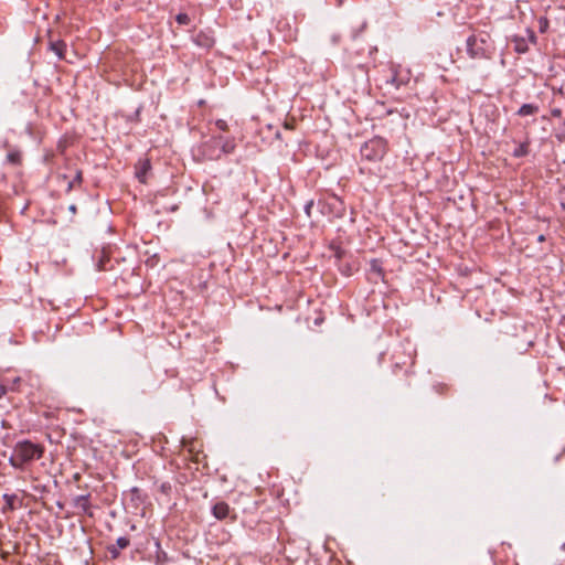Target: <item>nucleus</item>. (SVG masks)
Here are the masks:
<instances>
[{"label": "nucleus", "instance_id": "f257e3e1", "mask_svg": "<svg viewBox=\"0 0 565 565\" xmlns=\"http://www.w3.org/2000/svg\"><path fill=\"white\" fill-rule=\"evenodd\" d=\"M44 446L31 440H21L13 447L9 463L19 470H25L33 461L39 460L44 455Z\"/></svg>", "mask_w": 565, "mask_h": 565}, {"label": "nucleus", "instance_id": "f03ea898", "mask_svg": "<svg viewBox=\"0 0 565 565\" xmlns=\"http://www.w3.org/2000/svg\"><path fill=\"white\" fill-rule=\"evenodd\" d=\"M467 54L475 60H490L494 53L493 41L487 31L471 34L466 42Z\"/></svg>", "mask_w": 565, "mask_h": 565}, {"label": "nucleus", "instance_id": "7ed1b4c3", "mask_svg": "<svg viewBox=\"0 0 565 565\" xmlns=\"http://www.w3.org/2000/svg\"><path fill=\"white\" fill-rule=\"evenodd\" d=\"M236 145L233 138L214 136L202 145V152L209 160H217L222 154L232 153Z\"/></svg>", "mask_w": 565, "mask_h": 565}, {"label": "nucleus", "instance_id": "20e7f679", "mask_svg": "<svg viewBox=\"0 0 565 565\" xmlns=\"http://www.w3.org/2000/svg\"><path fill=\"white\" fill-rule=\"evenodd\" d=\"M387 149L385 139L374 137L362 145L361 157L369 162H379L385 157Z\"/></svg>", "mask_w": 565, "mask_h": 565}, {"label": "nucleus", "instance_id": "39448f33", "mask_svg": "<svg viewBox=\"0 0 565 565\" xmlns=\"http://www.w3.org/2000/svg\"><path fill=\"white\" fill-rule=\"evenodd\" d=\"M60 177L67 182V193L75 188H79L83 183V171L76 166H71V162L66 163V172L62 173Z\"/></svg>", "mask_w": 565, "mask_h": 565}, {"label": "nucleus", "instance_id": "423d86ee", "mask_svg": "<svg viewBox=\"0 0 565 565\" xmlns=\"http://www.w3.org/2000/svg\"><path fill=\"white\" fill-rule=\"evenodd\" d=\"M89 498L90 494H83L74 498L73 505L77 510V514H85L89 518L94 516Z\"/></svg>", "mask_w": 565, "mask_h": 565}, {"label": "nucleus", "instance_id": "0eeeda50", "mask_svg": "<svg viewBox=\"0 0 565 565\" xmlns=\"http://www.w3.org/2000/svg\"><path fill=\"white\" fill-rule=\"evenodd\" d=\"M130 540L126 536H120L117 539L116 544L109 545L107 551L113 559H116L120 555V550H125L129 546Z\"/></svg>", "mask_w": 565, "mask_h": 565}, {"label": "nucleus", "instance_id": "6e6552de", "mask_svg": "<svg viewBox=\"0 0 565 565\" xmlns=\"http://www.w3.org/2000/svg\"><path fill=\"white\" fill-rule=\"evenodd\" d=\"M151 170V163L148 158L140 159L136 164V178L141 182L146 183L147 173Z\"/></svg>", "mask_w": 565, "mask_h": 565}, {"label": "nucleus", "instance_id": "1a4fd4ad", "mask_svg": "<svg viewBox=\"0 0 565 565\" xmlns=\"http://www.w3.org/2000/svg\"><path fill=\"white\" fill-rule=\"evenodd\" d=\"M193 40L196 45L205 47V49H211L215 43L214 36H213L212 32H210V31L209 32L200 31L194 36Z\"/></svg>", "mask_w": 565, "mask_h": 565}, {"label": "nucleus", "instance_id": "9d476101", "mask_svg": "<svg viewBox=\"0 0 565 565\" xmlns=\"http://www.w3.org/2000/svg\"><path fill=\"white\" fill-rule=\"evenodd\" d=\"M231 509L226 502H217L212 508V513L217 520H224L230 515Z\"/></svg>", "mask_w": 565, "mask_h": 565}, {"label": "nucleus", "instance_id": "9b49d317", "mask_svg": "<svg viewBox=\"0 0 565 565\" xmlns=\"http://www.w3.org/2000/svg\"><path fill=\"white\" fill-rule=\"evenodd\" d=\"M50 50L53 51L60 60H63L65 57L66 43L64 41H51Z\"/></svg>", "mask_w": 565, "mask_h": 565}, {"label": "nucleus", "instance_id": "f8f14e48", "mask_svg": "<svg viewBox=\"0 0 565 565\" xmlns=\"http://www.w3.org/2000/svg\"><path fill=\"white\" fill-rule=\"evenodd\" d=\"M512 42L514 43V51L519 54H524L529 51V45L523 38L514 36Z\"/></svg>", "mask_w": 565, "mask_h": 565}, {"label": "nucleus", "instance_id": "ddd939ff", "mask_svg": "<svg viewBox=\"0 0 565 565\" xmlns=\"http://www.w3.org/2000/svg\"><path fill=\"white\" fill-rule=\"evenodd\" d=\"M539 111V107L534 104H523L519 110H518V115L521 116V117H524V116H530V115H534Z\"/></svg>", "mask_w": 565, "mask_h": 565}, {"label": "nucleus", "instance_id": "4468645a", "mask_svg": "<svg viewBox=\"0 0 565 565\" xmlns=\"http://www.w3.org/2000/svg\"><path fill=\"white\" fill-rule=\"evenodd\" d=\"M370 271L376 275L379 278L384 277V270L382 267V263L379 259H371L370 262Z\"/></svg>", "mask_w": 565, "mask_h": 565}, {"label": "nucleus", "instance_id": "2eb2a0df", "mask_svg": "<svg viewBox=\"0 0 565 565\" xmlns=\"http://www.w3.org/2000/svg\"><path fill=\"white\" fill-rule=\"evenodd\" d=\"M529 153V143L527 142H523V143H520L513 151V157L515 158H521V157H524Z\"/></svg>", "mask_w": 565, "mask_h": 565}, {"label": "nucleus", "instance_id": "dca6fc26", "mask_svg": "<svg viewBox=\"0 0 565 565\" xmlns=\"http://www.w3.org/2000/svg\"><path fill=\"white\" fill-rule=\"evenodd\" d=\"M3 500L6 501L9 510H14V501L17 500L15 494H3Z\"/></svg>", "mask_w": 565, "mask_h": 565}, {"label": "nucleus", "instance_id": "f3484780", "mask_svg": "<svg viewBox=\"0 0 565 565\" xmlns=\"http://www.w3.org/2000/svg\"><path fill=\"white\" fill-rule=\"evenodd\" d=\"M175 20L179 24H189L190 23V17L186 14V13H179L177 17H175Z\"/></svg>", "mask_w": 565, "mask_h": 565}, {"label": "nucleus", "instance_id": "a211bd4d", "mask_svg": "<svg viewBox=\"0 0 565 565\" xmlns=\"http://www.w3.org/2000/svg\"><path fill=\"white\" fill-rule=\"evenodd\" d=\"M215 126H216L220 130H222V131H226V130H227V128H228V127H227V122H226L225 120H223V119H217V120L215 121Z\"/></svg>", "mask_w": 565, "mask_h": 565}, {"label": "nucleus", "instance_id": "6ab92c4d", "mask_svg": "<svg viewBox=\"0 0 565 565\" xmlns=\"http://www.w3.org/2000/svg\"><path fill=\"white\" fill-rule=\"evenodd\" d=\"M8 160L12 163H18V162H20V154L18 152L9 153Z\"/></svg>", "mask_w": 565, "mask_h": 565}, {"label": "nucleus", "instance_id": "aec40b11", "mask_svg": "<svg viewBox=\"0 0 565 565\" xmlns=\"http://www.w3.org/2000/svg\"><path fill=\"white\" fill-rule=\"evenodd\" d=\"M20 383H21V377H19V376H18V377H15V379L12 381V383H11V385H10L9 390H11V391H19V385H20Z\"/></svg>", "mask_w": 565, "mask_h": 565}, {"label": "nucleus", "instance_id": "412c9836", "mask_svg": "<svg viewBox=\"0 0 565 565\" xmlns=\"http://www.w3.org/2000/svg\"><path fill=\"white\" fill-rule=\"evenodd\" d=\"M108 260H109V259H108V257L104 255V256L100 258V260L98 262V265H97V266H98V269H99V270H105V269H106V267H105V263H106V262H108Z\"/></svg>", "mask_w": 565, "mask_h": 565}, {"label": "nucleus", "instance_id": "4be33fe9", "mask_svg": "<svg viewBox=\"0 0 565 565\" xmlns=\"http://www.w3.org/2000/svg\"><path fill=\"white\" fill-rule=\"evenodd\" d=\"M8 388L3 385V384H0V399L6 395Z\"/></svg>", "mask_w": 565, "mask_h": 565}, {"label": "nucleus", "instance_id": "5701e85b", "mask_svg": "<svg viewBox=\"0 0 565 565\" xmlns=\"http://www.w3.org/2000/svg\"><path fill=\"white\" fill-rule=\"evenodd\" d=\"M561 115H562V110L559 108H555L552 110L553 117H561Z\"/></svg>", "mask_w": 565, "mask_h": 565}, {"label": "nucleus", "instance_id": "b1692460", "mask_svg": "<svg viewBox=\"0 0 565 565\" xmlns=\"http://www.w3.org/2000/svg\"><path fill=\"white\" fill-rule=\"evenodd\" d=\"M530 39H531L532 41H534V40H535V35H534V33H533V32L531 33Z\"/></svg>", "mask_w": 565, "mask_h": 565}, {"label": "nucleus", "instance_id": "393cba45", "mask_svg": "<svg viewBox=\"0 0 565 565\" xmlns=\"http://www.w3.org/2000/svg\"><path fill=\"white\" fill-rule=\"evenodd\" d=\"M544 239H545V238H544V236H543V235H540V236H539V241H540V242H543Z\"/></svg>", "mask_w": 565, "mask_h": 565}, {"label": "nucleus", "instance_id": "a878e982", "mask_svg": "<svg viewBox=\"0 0 565 565\" xmlns=\"http://www.w3.org/2000/svg\"><path fill=\"white\" fill-rule=\"evenodd\" d=\"M74 478H75V480H78V479H79V475H78V473H76V475L74 476Z\"/></svg>", "mask_w": 565, "mask_h": 565}, {"label": "nucleus", "instance_id": "bb28decb", "mask_svg": "<svg viewBox=\"0 0 565 565\" xmlns=\"http://www.w3.org/2000/svg\"><path fill=\"white\" fill-rule=\"evenodd\" d=\"M564 139H565V135H564Z\"/></svg>", "mask_w": 565, "mask_h": 565}]
</instances>
